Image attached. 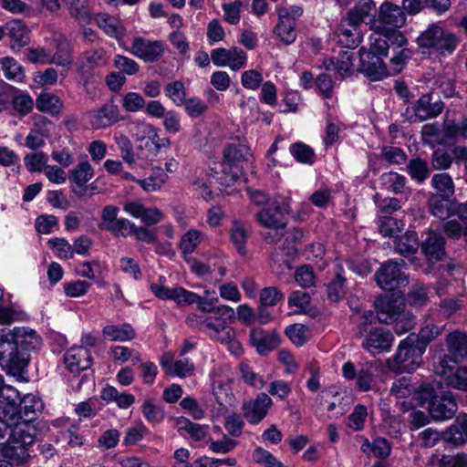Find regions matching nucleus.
I'll return each mask as SVG.
<instances>
[{"instance_id":"1","label":"nucleus","mask_w":467,"mask_h":467,"mask_svg":"<svg viewBox=\"0 0 467 467\" xmlns=\"http://www.w3.org/2000/svg\"><path fill=\"white\" fill-rule=\"evenodd\" d=\"M18 398L19 393L15 388L0 383V441L9 434L5 453L15 462L21 463L30 457L29 450L36 436L33 421L44 404L39 397L26 394L17 410Z\"/></svg>"},{"instance_id":"2","label":"nucleus","mask_w":467,"mask_h":467,"mask_svg":"<svg viewBox=\"0 0 467 467\" xmlns=\"http://www.w3.org/2000/svg\"><path fill=\"white\" fill-rule=\"evenodd\" d=\"M195 304L200 311L208 315L190 314L187 324L202 329L212 340L224 345L232 355L239 357L243 353V347L236 338L234 328L230 326L235 320L234 308L227 305L215 306L216 303L204 300L200 296Z\"/></svg>"},{"instance_id":"3","label":"nucleus","mask_w":467,"mask_h":467,"mask_svg":"<svg viewBox=\"0 0 467 467\" xmlns=\"http://www.w3.org/2000/svg\"><path fill=\"white\" fill-rule=\"evenodd\" d=\"M41 338L36 332L25 327L0 329V359L13 374L22 372L28 364V351L36 349Z\"/></svg>"},{"instance_id":"4","label":"nucleus","mask_w":467,"mask_h":467,"mask_svg":"<svg viewBox=\"0 0 467 467\" xmlns=\"http://www.w3.org/2000/svg\"><path fill=\"white\" fill-rule=\"evenodd\" d=\"M375 307L379 321L385 324L394 323V329L398 335H402L413 327V317L404 311L403 297L399 291L393 293L391 296H379L375 301Z\"/></svg>"},{"instance_id":"5","label":"nucleus","mask_w":467,"mask_h":467,"mask_svg":"<svg viewBox=\"0 0 467 467\" xmlns=\"http://www.w3.org/2000/svg\"><path fill=\"white\" fill-rule=\"evenodd\" d=\"M249 155V149L245 145H229L223 150V162H214L209 168L217 176L216 180L226 187L233 186L241 180V163Z\"/></svg>"},{"instance_id":"6","label":"nucleus","mask_w":467,"mask_h":467,"mask_svg":"<svg viewBox=\"0 0 467 467\" xmlns=\"http://www.w3.org/2000/svg\"><path fill=\"white\" fill-rule=\"evenodd\" d=\"M416 397L419 406H423L428 402L429 413L434 420H450L457 410V403L450 391H440L438 394L433 388L422 384L420 390L416 392Z\"/></svg>"},{"instance_id":"7","label":"nucleus","mask_w":467,"mask_h":467,"mask_svg":"<svg viewBox=\"0 0 467 467\" xmlns=\"http://www.w3.org/2000/svg\"><path fill=\"white\" fill-rule=\"evenodd\" d=\"M422 53L433 51L440 55L451 54L459 44L457 36L445 30L440 24L432 23L417 37Z\"/></svg>"},{"instance_id":"8","label":"nucleus","mask_w":467,"mask_h":467,"mask_svg":"<svg viewBox=\"0 0 467 467\" xmlns=\"http://www.w3.org/2000/svg\"><path fill=\"white\" fill-rule=\"evenodd\" d=\"M289 212V203L286 199L275 198L269 202L256 215L259 223L269 229L265 238L269 243L277 242L283 235L285 226L284 216Z\"/></svg>"},{"instance_id":"9","label":"nucleus","mask_w":467,"mask_h":467,"mask_svg":"<svg viewBox=\"0 0 467 467\" xmlns=\"http://www.w3.org/2000/svg\"><path fill=\"white\" fill-rule=\"evenodd\" d=\"M416 341L415 334H410L400 343L396 355L388 360L390 370L411 373L420 366L424 344H416Z\"/></svg>"},{"instance_id":"10","label":"nucleus","mask_w":467,"mask_h":467,"mask_svg":"<svg viewBox=\"0 0 467 467\" xmlns=\"http://www.w3.org/2000/svg\"><path fill=\"white\" fill-rule=\"evenodd\" d=\"M136 137L140 142L141 158L146 160H153L162 148L170 144L169 139L161 138L158 130L149 123L140 125Z\"/></svg>"},{"instance_id":"11","label":"nucleus","mask_w":467,"mask_h":467,"mask_svg":"<svg viewBox=\"0 0 467 467\" xmlns=\"http://www.w3.org/2000/svg\"><path fill=\"white\" fill-rule=\"evenodd\" d=\"M279 22L274 29L276 36L285 45H291L296 38V23L302 16L303 9L298 5H290L277 9Z\"/></svg>"},{"instance_id":"12","label":"nucleus","mask_w":467,"mask_h":467,"mask_svg":"<svg viewBox=\"0 0 467 467\" xmlns=\"http://www.w3.org/2000/svg\"><path fill=\"white\" fill-rule=\"evenodd\" d=\"M378 285L386 291H396L408 284L400 264L396 261L385 263L376 274Z\"/></svg>"},{"instance_id":"13","label":"nucleus","mask_w":467,"mask_h":467,"mask_svg":"<svg viewBox=\"0 0 467 467\" xmlns=\"http://www.w3.org/2000/svg\"><path fill=\"white\" fill-rule=\"evenodd\" d=\"M211 60L217 67H228L232 70H239L246 65L247 55L237 47L228 49L218 47L211 51Z\"/></svg>"},{"instance_id":"14","label":"nucleus","mask_w":467,"mask_h":467,"mask_svg":"<svg viewBox=\"0 0 467 467\" xmlns=\"http://www.w3.org/2000/svg\"><path fill=\"white\" fill-rule=\"evenodd\" d=\"M97 26L109 37L116 39L119 45L128 49L125 41L127 28L119 16L99 13L95 16Z\"/></svg>"},{"instance_id":"15","label":"nucleus","mask_w":467,"mask_h":467,"mask_svg":"<svg viewBox=\"0 0 467 467\" xmlns=\"http://www.w3.org/2000/svg\"><path fill=\"white\" fill-rule=\"evenodd\" d=\"M133 56L142 59L145 62H155L159 60L164 53V45L161 41H152L144 37H135L130 48H128Z\"/></svg>"},{"instance_id":"16","label":"nucleus","mask_w":467,"mask_h":467,"mask_svg":"<svg viewBox=\"0 0 467 467\" xmlns=\"http://www.w3.org/2000/svg\"><path fill=\"white\" fill-rule=\"evenodd\" d=\"M435 372L444 379L447 385L467 391V367H457L456 363L450 364L447 358H442Z\"/></svg>"},{"instance_id":"17","label":"nucleus","mask_w":467,"mask_h":467,"mask_svg":"<svg viewBox=\"0 0 467 467\" xmlns=\"http://www.w3.org/2000/svg\"><path fill=\"white\" fill-rule=\"evenodd\" d=\"M394 337L390 331L375 327L370 329L362 342V347L371 355H377L382 352H389L391 348Z\"/></svg>"},{"instance_id":"18","label":"nucleus","mask_w":467,"mask_h":467,"mask_svg":"<svg viewBox=\"0 0 467 467\" xmlns=\"http://www.w3.org/2000/svg\"><path fill=\"white\" fill-rule=\"evenodd\" d=\"M150 290L158 298L172 300L179 306L192 305L199 299V295L183 287L169 288L161 284H151Z\"/></svg>"},{"instance_id":"19","label":"nucleus","mask_w":467,"mask_h":467,"mask_svg":"<svg viewBox=\"0 0 467 467\" xmlns=\"http://www.w3.org/2000/svg\"><path fill=\"white\" fill-rule=\"evenodd\" d=\"M361 61V72L371 81H379L389 76L388 68L383 62V57L372 55L362 47L359 50Z\"/></svg>"},{"instance_id":"20","label":"nucleus","mask_w":467,"mask_h":467,"mask_svg":"<svg viewBox=\"0 0 467 467\" xmlns=\"http://www.w3.org/2000/svg\"><path fill=\"white\" fill-rule=\"evenodd\" d=\"M93 175L94 170L87 160L78 162L68 174L72 192L79 197L84 196L88 189L87 183L93 178Z\"/></svg>"},{"instance_id":"21","label":"nucleus","mask_w":467,"mask_h":467,"mask_svg":"<svg viewBox=\"0 0 467 467\" xmlns=\"http://www.w3.org/2000/svg\"><path fill=\"white\" fill-rule=\"evenodd\" d=\"M317 67H324L327 71H334L340 78H346L353 73V57L348 50H343L338 53L337 57L323 59L321 65L316 61H310Z\"/></svg>"},{"instance_id":"22","label":"nucleus","mask_w":467,"mask_h":467,"mask_svg":"<svg viewBox=\"0 0 467 467\" xmlns=\"http://www.w3.org/2000/svg\"><path fill=\"white\" fill-rule=\"evenodd\" d=\"M160 365L164 373L171 377L185 378L190 376L194 369L193 363L188 358L175 359L174 355L171 352H165L160 358Z\"/></svg>"},{"instance_id":"23","label":"nucleus","mask_w":467,"mask_h":467,"mask_svg":"<svg viewBox=\"0 0 467 467\" xmlns=\"http://www.w3.org/2000/svg\"><path fill=\"white\" fill-rule=\"evenodd\" d=\"M272 404L267 394L260 393L254 400L244 404V416L251 424H258L266 416Z\"/></svg>"},{"instance_id":"24","label":"nucleus","mask_w":467,"mask_h":467,"mask_svg":"<svg viewBox=\"0 0 467 467\" xmlns=\"http://www.w3.org/2000/svg\"><path fill=\"white\" fill-rule=\"evenodd\" d=\"M419 390H420V386L419 388H415L411 383V378L402 377L393 383L390 389V393L398 400L410 399L409 401L403 400L400 403L404 410H408L418 406L416 392Z\"/></svg>"},{"instance_id":"25","label":"nucleus","mask_w":467,"mask_h":467,"mask_svg":"<svg viewBox=\"0 0 467 467\" xmlns=\"http://www.w3.org/2000/svg\"><path fill=\"white\" fill-rule=\"evenodd\" d=\"M87 117L93 129H104L119 119V109L114 104H105L98 109L89 111Z\"/></svg>"},{"instance_id":"26","label":"nucleus","mask_w":467,"mask_h":467,"mask_svg":"<svg viewBox=\"0 0 467 467\" xmlns=\"http://www.w3.org/2000/svg\"><path fill=\"white\" fill-rule=\"evenodd\" d=\"M64 362L71 373H79L91 366L90 351L82 347H72L65 353Z\"/></svg>"},{"instance_id":"27","label":"nucleus","mask_w":467,"mask_h":467,"mask_svg":"<svg viewBox=\"0 0 467 467\" xmlns=\"http://www.w3.org/2000/svg\"><path fill=\"white\" fill-rule=\"evenodd\" d=\"M123 210L130 216L140 219L147 225L155 224L162 220L163 214L157 208H146L140 202H128Z\"/></svg>"},{"instance_id":"28","label":"nucleus","mask_w":467,"mask_h":467,"mask_svg":"<svg viewBox=\"0 0 467 467\" xmlns=\"http://www.w3.org/2000/svg\"><path fill=\"white\" fill-rule=\"evenodd\" d=\"M337 35L338 42L348 49L355 48L362 40V33L359 29V25L349 21L348 17L341 21Z\"/></svg>"},{"instance_id":"29","label":"nucleus","mask_w":467,"mask_h":467,"mask_svg":"<svg viewBox=\"0 0 467 467\" xmlns=\"http://www.w3.org/2000/svg\"><path fill=\"white\" fill-rule=\"evenodd\" d=\"M405 22L406 17L400 6L389 3L381 5L377 23L383 26L384 30L400 28Z\"/></svg>"},{"instance_id":"30","label":"nucleus","mask_w":467,"mask_h":467,"mask_svg":"<svg viewBox=\"0 0 467 467\" xmlns=\"http://www.w3.org/2000/svg\"><path fill=\"white\" fill-rule=\"evenodd\" d=\"M414 117H410L412 121L425 120L430 118H435L443 110V103L441 100L431 103V95L424 94L413 107Z\"/></svg>"},{"instance_id":"31","label":"nucleus","mask_w":467,"mask_h":467,"mask_svg":"<svg viewBox=\"0 0 467 467\" xmlns=\"http://www.w3.org/2000/svg\"><path fill=\"white\" fill-rule=\"evenodd\" d=\"M252 344L256 348L259 354L265 355L275 348L280 343L279 336L275 333H267L261 328H254L250 332Z\"/></svg>"},{"instance_id":"32","label":"nucleus","mask_w":467,"mask_h":467,"mask_svg":"<svg viewBox=\"0 0 467 467\" xmlns=\"http://www.w3.org/2000/svg\"><path fill=\"white\" fill-rule=\"evenodd\" d=\"M216 176L217 175L211 170L210 173L200 174L192 182V191L201 198L208 200L212 198V184L214 182L219 184V190L221 192H224L227 194L231 193L232 191L227 190L229 187L222 185L219 181L216 180Z\"/></svg>"},{"instance_id":"33","label":"nucleus","mask_w":467,"mask_h":467,"mask_svg":"<svg viewBox=\"0 0 467 467\" xmlns=\"http://www.w3.org/2000/svg\"><path fill=\"white\" fill-rule=\"evenodd\" d=\"M421 249L428 261L438 262L442 259L444 252V238L433 231L428 232V236L421 244Z\"/></svg>"},{"instance_id":"34","label":"nucleus","mask_w":467,"mask_h":467,"mask_svg":"<svg viewBox=\"0 0 467 467\" xmlns=\"http://www.w3.org/2000/svg\"><path fill=\"white\" fill-rule=\"evenodd\" d=\"M5 35L10 37L11 48L18 51L29 42V30L20 20H13L5 25Z\"/></svg>"},{"instance_id":"35","label":"nucleus","mask_w":467,"mask_h":467,"mask_svg":"<svg viewBox=\"0 0 467 467\" xmlns=\"http://www.w3.org/2000/svg\"><path fill=\"white\" fill-rule=\"evenodd\" d=\"M370 29L373 33L369 36V48L367 49V52L381 57H387L389 42L384 26L378 25L377 21H373Z\"/></svg>"},{"instance_id":"36","label":"nucleus","mask_w":467,"mask_h":467,"mask_svg":"<svg viewBox=\"0 0 467 467\" xmlns=\"http://www.w3.org/2000/svg\"><path fill=\"white\" fill-rule=\"evenodd\" d=\"M375 14L376 5L372 0H360L354 9L348 13V17L349 18V21L358 25L364 22L371 26L373 21H377Z\"/></svg>"},{"instance_id":"37","label":"nucleus","mask_w":467,"mask_h":467,"mask_svg":"<svg viewBox=\"0 0 467 467\" xmlns=\"http://www.w3.org/2000/svg\"><path fill=\"white\" fill-rule=\"evenodd\" d=\"M169 176L161 166H154L148 177L137 181L141 189L147 192L161 191L168 182Z\"/></svg>"},{"instance_id":"38","label":"nucleus","mask_w":467,"mask_h":467,"mask_svg":"<svg viewBox=\"0 0 467 467\" xmlns=\"http://www.w3.org/2000/svg\"><path fill=\"white\" fill-rule=\"evenodd\" d=\"M447 347L450 354L452 356V360H448L449 363H457L459 359H462L467 355V334L454 331L450 333L446 338Z\"/></svg>"},{"instance_id":"39","label":"nucleus","mask_w":467,"mask_h":467,"mask_svg":"<svg viewBox=\"0 0 467 467\" xmlns=\"http://www.w3.org/2000/svg\"><path fill=\"white\" fill-rule=\"evenodd\" d=\"M36 108L38 111L54 117L60 113L63 101L53 93L41 92L36 99Z\"/></svg>"},{"instance_id":"40","label":"nucleus","mask_w":467,"mask_h":467,"mask_svg":"<svg viewBox=\"0 0 467 467\" xmlns=\"http://www.w3.org/2000/svg\"><path fill=\"white\" fill-rule=\"evenodd\" d=\"M11 106L16 114L24 117L32 111L34 99L27 91L14 88Z\"/></svg>"},{"instance_id":"41","label":"nucleus","mask_w":467,"mask_h":467,"mask_svg":"<svg viewBox=\"0 0 467 467\" xmlns=\"http://www.w3.org/2000/svg\"><path fill=\"white\" fill-rule=\"evenodd\" d=\"M392 243L396 251L404 256L413 254L419 247L418 235L415 232H407L400 238L396 236Z\"/></svg>"},{"instance_id":"42","label":"nucleus","mask_w":467,"mask_h":467,"mask_svg":"<svg viewBox=\"0 0 467 467\" xmlns=\"http://www.w3.org/2000/svg\"><path fill=\"white\" fill-rule=\"evenodd\" d=\"M0 65L5 77L15 82H23L25 79V71L23 67L11 57H5L0 59Z\"/></svg>"},{"instance_id":"43","label":"nucleus","mask_w":467,"mask_h":467,"mask_svg":"<svg viewBox=\"0 0 467 467\" xmlns=\"http://www.w3.org/2000/svg\"><path fill=\"white\" fill-rule=\"evenodd\" d=\"M430 209L433 216L439 219H446L454 213V204L446 197L432 196L429 202Z\"/></svg>"},{"instance_id":"44","label":"nucleus","mask_w":467,"mask_h":467,"mask_svg":"<svg viewBox=\"0 0 467 467\" xmlns=\"http://www.w3.org/2000/svg\"><path fill=\"white\" fill-rule=\"evenodd\" d=\"M103 335L111 341H126L134 337L135 333L131 326L124 324L121 326L109 325L103 328Z\"/></svg>"},{"instance_id":"45","label":"nucleus","mask_w":467,"mask_h":467,"mask_svg":"<svg viewBox=\"0 0 467 467\" xmlns=\"http://www.w3.org/2000/svg\"><path fill=\"white\" fill-rule=\"evenodd\" d=\"M141 412L145 420L152 425L161 423L165 416L163 408L151 399L144 400Z\"/></svg>"},{"instance_id":"46","label":"nucleus","mask_w":467,"mask_h":467,"mask_svg":"<svg viewBox=\"0 0 467 467\" xmlns=\"http://www.w3.org/2000/svg\"><path fill=\"white\" fill-rule=\"evenodd\" d=\"M213 393L221 406L232 404L234 395L231 390L229 379H213Z\"/></svg>"},{"instance_id":"47","label":"nucleus","mask_w":467,"mask_h":467,"mask_svg":"<svg viewBox=\"0 0 467 467\" xmlns=\"http://www.w3.org/2000/svg\"><path fill=\"white\" fill-rule=\"evenodd\" d=\"M202 239V234L195 229L186 232L181 238L180 248L184 255L188 258L195 251Z\"/></svg>"},{"instance_id":"48","label":"nucleus","mask_w":467,"mask_h":467,"mask_svg":"<svg viewBox=\"0 0 467 467\" xmlns=\"http://www.w3.org/2000/svg\"><path fill=\"white\" fill-rule=\"evenodd\" d=\"M104 272V265L98 260L85 261L78 265L76 273L89 280H95L98 277H102Z\"/></svg>"},{"instance_id":"49","label":"nucleus","mask_w":467,"mask_h":467,"mask_svg":"<svg viewBox=\"0 0 467 467\" xmlns=\"http://www.w3.org/2000/svg\"><path fill=\"white\" fill-rule=\"evenodd\" d=\"M361 450L365 453L372 452L375 457L385 458L389 455L391 449L387 440L377 438L372 443L366 439L361 445Z\"/></svg>"},{"instance_id":"50","label":"nucleus","mask_w":467,"mask_h":467,"mask_svg":"<svg viewBox=\"0 0 467 467\" xmlns=\"http://www.w3.org/2000/svg\"><path fill=\"white\" fill-rule=\"evenodd\" d=\"M431 185L440 193V197L449 198L454 192L452 179L447 173L435 174L431 179Z\"/></svg>"},{"instance_id":"51","label":"nucleus","mask_w":467,"mask_h":467,"mask_svg":"<svg viewBox=\"0 0 467 467\" xmlns=\"http://www.w3.org/2000/svg\"><path fill=\"white\" fill-rule=\"evenodd\" d=\"M231 239L233 244L237 249V252L240 254H245L246 248H245V243L247 239V231L244 227V225L238 222L234 221L233 226L231 229Z\"/></svg>"},{"instance_id":"52","label":"nucleus","mask_w":467,"mask_h":467,"mask_svg":"<svg viewBox=\"0 0 467 467\" xmlns=\"http://www.w3.org/2000/svg\"><path fill=\"white\" fill-rule=\"evenodd\" d=\"M406 179L404 176L389 171L380 176L381 185L389 192H401L404 189Z\"/></svg>"},{"instance_id":"53","label":"nucleus","mask_w":467,"mask_h":467,"mask_svg":"<svg viewBox=\"0 0 467 467\" xmlns=\"http://www.w3.org/2000/svg\"><path fill=\"white\" fill-rule=\"evenodd\" d=\"M289 150L296 161L309 165L314 163V150L306 144L301 142L294 143L290 146Z\"/></svg>"},{"instance_id":"54","label":"nucleus","mask_w":467,"mask_h":467,"mask_svg":"<svg viewBox=\"0 0 467 467\" xmlns=\"http://www.w3.org/2000/svg\"><path fill=\"white\" fill-rule=\"evenodd\" d=\"M47 155L43 151L28 153L25 156V166L30 172L44 171L47 162Z\"/></svg>"},{"instance_id":"55","label":"nucleus","mask_w":467,"mask_h":467,"mask_svg":"<svg viewBox=\"0 0 467 467\" xmlns=\"http://www.w3.org/2000/svg\"><path fill=\"white\" fill-rule=\"evenodd\" d=\"M403 222H399L392 217H383L379 220V228L380 234L385 237H390L392 240L404 228Z\"/></svg>"},{"instance_id":"56","label":"nucleus","mask_w":467,"mask_h":467,"mask_svg":"<svg viewBox=\"0 0 467 467\" xmlns=\"http://www.w3.org/2000/svg\"><path fill=\"white\" fill-rule=\"evenodd\" d=\"M407 169L410 177L419 182H424L430 172L427 161L421 159L410 160Z\"/></svg>"},{"instance_id":"57","label":"nucleus","mask_w":467,"mask_h":467,"mask_svg":"<svg viewBox=\"0 0 467 467\" xmlns=\"http://www.w3.org/2000/svg\"><path fill=\"white\" fill-rule=\"evenodd\" d=\"M165 95L176 106L180 107L183 105L186 100V91L183 83L177 80L167 84L165 87Z\"/></svg>"},{"instance_id":"58","label":"nucleus","mask_w":467,"mask_h":467,"mask_svg":"<svg viewBox=\"0 0 467 467\" xmlns=\"http://www.w3.org/2000/svg\"><path fill=\"white\" fill-rule=\"evenodd\" d=\"M71 48L67 43H59L56 53L50 55V63L63 67H68L72 64Z\"/></svg>"},{"instance_id":"59","label":"nucleus","mask_w":467,"mask_h":467,"mask_svg":"<svg viewBox=\"0 0 467 467\" xmlns=\"http://www.w3.org/2000/svg\"><path fill=\"white\" fill-rule=\"evenodd\" d=\"M48 244L59 259L73 258V247L66 239L53 238L48 241Z\"/></svg>"},{"instance_id":"60","label":"nucleus","mask_w":467,"mask_h":467,"mask_svg":"<svg viewBox=\"0 0 467 467\" xmlns=\"http://www.w3.org/2000/svg\"><path fill=\"white\" fill-rule=\"evenodd\" d=\"M343 269L341 266L337 265V275L335 279L328 285L327 286V295L330 300L334 302H337L344 296V282L341 273Z\"/></svg>"},{"instance_id":"61","label":"nucleus","mask_w":467,"mask_h":467,"mask_svg":"<svg viewBox=\"0 0 467 467\" xmlns=\"http://www.w3.org/2000/svg\"><path fill=\"white\" fill-rule=\"evenodd\" d=\"M148 433L149 429L142 422H137L135 425L127 429L123 442L126 445H134L141 441Z\"/></svg>"},{"instance_id":"62","label":"nucleus","mask_w":467,"mask_h":467,"mask_svg":"<svg viewBox=\"0 0 467 467\" xmlns=\"http://www.w3.org/2000/svg\"><path fill=\"white\" fill-rule=\"evenodd\" d=\"M146 101L144 98L137 92H128L122 98V108L128 112H138L144 109Z\"/></svg>"},{"instance_id":"63","label":"nucleus","mask_w":467,"mask_h":467,"mask_svg":"<svg viewBox=\"0 0 467 467\" xmlns=\"http://www.w3.org/2000/svg\"><path fill=\"white\" fill-rule=\"evenodd\" d=\"M285 334L296 346H302L307 340V328L301 324H294L285 328Z\"/></svg>"},{"instance_id":"64","label":"nucleus","mask_w":467,"mask_h":467,"mask_svg":"<svg viewBox=\"0 0 467 467\" xmlns=\"http://www.w3.org/2000/svg\"><path fill=\"white\" fill-rule=\"evenodd\" d=\"M253 459L255 462L264 467H284L277 459L268 451L258 447L253 452Z\"/></svg>"}]
</instances>
